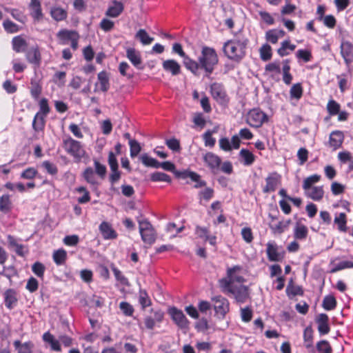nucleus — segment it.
Listing matches in <instances>:
<instances>
[{"label":"nucleus","instance_id":"680f3d73","mask_svg":"<svg viewBox=\"0 0 353 353\" xmlns=\"http://www.w3.org/2000/svg\"><path fill=\"white\" fill-rule=\"evenodd\" d=\"M141 159L143 164L145 166L159 168V161L157 159L148 156L147 154H143L141 157Z\"/></svg>","mask_w":353,"mask_h":353},{"label":"nucleus","instance_id":"1a4fd4ad","mask_svg":"<svg viewBox=\"0 0 353 353\" xmlns=\"http://www.w3.org/2000/svg\"><path fill=\"white\" fill-rule=\"evenodd\" d=\"M265 185L262 188L264 194L274 192L281 185L282 176L277 172H270L265 179Z\"/></svg>","mask_w":353,"mask_h":353},{"label":"nucleus","instance_id":"79ce46f5","mask_svg":"<svg viewBox=\"0 0 353 353\" xmlns=\"http://www.w3.org/2000/svg\"><path fill=\"white\" fill-rule=\"evenodd\" d=\"M334 222L337 225V228L339 231L343 232H347V215L345 212H341L336 215L334 218Z\"/></svg>","mask_w":353,"mask_h":353},{"label":"nucleus","instance_id":"0eeeda50","mask_svg":"<svg viewBox=\"0 0 353 353\" xmlns=\"http://www.w3.org/2000/svg\"><path fill=\"white\" fill-rule=\"evenodd\" d=\"M139 232L143 241L148 244H152L156 240V232L151 223L147 220L139 221Z\"/></svg>","mask_w":353,"mask_h":353},{"label":"nucleus","instance_id":"a878e982","mask_svg":"<svg viewBox=\"0 0 353 353\" xmlns=\"http://www.w3.org/2000/svg\"><path fill=\"white\" fill-rule=\"evenodd\" d=\"M230 294L234 296L237 302L245 303L249 297L248 288L245 285H234Z\"/></svg>","mask_w":353,"mask_h":353},{"label":"nucleus","instance_id":"4be33fe9","mask_svg":"<svg viewBox=\"0 0 353 353\" xmlns=\"http://www.w3.org/2000/svg\"><path fill=\"white\" fill-rule=\"evenodd\" d=\"M266 254L270 261H281L284 258V252L279 253L276 244L270 242L267 243Z\"/></svg>","mask_w":353,"mask_h":353},{"label":"nucleus","instance_id":"bb28decb","mask_svg":"<svg viewBox=\"0 0 353 353\" xmlns=\"http://www.w3.org/2000/svg\"><path fill=\"white\" fill-rule=\"evenodd\" d=\"M126 57L134 67L138 69H143L141 66L142 59L139 52L133 48H128Z\"/></svg>","mask_w":353,"mask_h":353},{"label":"nucleus","instance_id":"09e8293b","mask_svg":"<svg viewBox=\"0 0 353 353\" xmlns=\"http://www.w3.org/2000/svg\"><path fill=\"white\" fill-rule=\"evenodd\" d=\"M316 348L319 353H332L333 349L327 340H321L316 344Z\"/></svg>","mask_w":353,"mask_h":353},{"label":"nucleus","instance_id":"b1692460","mask_svg":"<svg viewBox=\"0 0 353 353\" xmlns=\"http://www.w3.org/2000/svg\"><path fill=\"white\" fill-rule=\"evenodd\" d=\"M4 303L6 307L12 310L16 306L18 302L17 293L14 289H8L3 293Z\"/></svg>","mask_w":353,"mask_h":353},{"label":"nucleus","instance_id":"423d86ee","mask_svg":"<svg viewBox=\"0 0 353 353\" xmlns=\"http://www.w3.org/2000/svg\"><path fill=\"white\" fill-rule=\"evenodd\" d=\"M267 114L259 108L250 110L246 117L247 123L252 128H258L262 126L263 123L268 121Z\"/></svg>","mask_w":353,"mask_h":353},{"label":"nucleus","instance_id":"49530a36","mask_svg":"<svg viewBox=\"0 0 353 353\" xmlns=\"http://www.w3.org/2000/svg\"><path fill=\"white\" fill-rule=\"evenodd\" d=\"M283 81L286 85H290L292 81V75L290 74V60L285 59L283 61Z\"/></svg>","mask_w":353,"mask_h":353},{"label":"nucleus","instance_id":"c9c22d12","mask_svg":"<svg viewBox=\"0 0 353 353\" xmlns=\"http://www.w3.org/2000/svg\"><path fill=\"white\" fill-rule=\"evenodd\" d=\"M285 32L281 29H271L265 32L266 40L272 43L275 44L278 42L279 38L283 37Z\"/></svg>","mask_w":353,"mask_h":353},{"label":"nucleus","instance_id":"052dcab7","mask_svg":"<svg viewBox=\"0 0 353 353\" xmlns=\"http://www.w3.org/2000/svg\"><path fill=\"white\" fill-rule=\"evenodd\" d=\"M38 174V171L33 167H29L25 169L20 174V178L23 179L32 180Z\"/></svg>","mask_w":353,"mask_h":353},{"label":"nucleus","instance_id":"e433bc0d","mask_svg":"<svg viewBox=\"0 0 353 353\" xmlns=\"http://www.w3.org/2000/svg\"><path fill=\"white\" fill-rule=\"evenodd\" d=\"M308 236V229L306 225L297 222L294 228V237L296 240L303 241Z\"/></svg>","mask_w":353,"mask_h":353},{"label":"nucleus","instance_id":"a19ab883","mask_svg":"<svg viewBox=\"0 0 353 353\" xmlns=\"http://www.w3.org/2000/svg\"><path fill=\"white\" fill-rule=\"evenodd\" d=\"M138 301L143 310L152 305L151 299L150 298L147 291L144 289L139 290Z\"/></svg>","mask_w":353,"mask_h":353},{"label":"nucleus","instance_id":"4d7b16f0","mask_svg":"<svg viewBox=\"0 0 353 353\" xmlns=\"http://www.w3.org/2000/svg\"><path fill=\"white\" fill-rule=\"evenodd\" d=\"M76 192L78 193H83V196L78 198V203L80 204H84L88 203L90 199V195L89 191L83 186H80L76 188Z\"/></svg>","mask_w":353,"mask_h":353},{"label":"nucleus","instance_id":"864d4df0","mask_svg":"<svg viewBox=\"0 0 353 353\" xmlns=\"http://www.w3.org/2000/svg\"><path fill=\"white\" fill-rule=\"evenodd\" d=\"M321 179V176L319 174H313L305 178L303 183V189L304 191L309 190L312 188V185L319 182Z\"/></svg>","mask_w":353,"mask_h":353},{"label":"nucleus","instance_id":"58836bf2","mask_svg":"<svg viewBox=\"0 0 353 353\" xmlns=\"http://www.w3.org/2000/svg\"><path fill=\"white\" fill-rule=\"evenodd\" d=\"M30 92L33 99L35 101L39 99L42 93V85L39 81L33 79H31Z\"/></svg>","mask_w":353,"mask_h":353},{"label":"nucleus","instance_id":"473e14b6","mask_svg":"<svg viewBox=\"0 0 353 353\" xmlns=\"http://www.w3.org/2000/svg\"><path fill=\"white\" fill-rule=\"evenodd\" d=\"M307 197L315 201H320L324 196V190L323 186H313L309 190L305 191Z\"/></svg>","mask_w":353,"mask_h":353},{"label":"nucleus","instance_id":"3c124183","mask_svg":"<svg viewBox=\"0 0 353 353\" xmlns=\"http://www.w3.org/2000/svg\"><path fill=\"white\" fill-rule=\"evenodd\" d=\"M303 93V86L301 83L294 84L290 90V97L292 99H300Z\"/></svg>","mask_w":353,"mask_h":353},{"label":"nucleus","instance_id":"20e7f679","mask_svg":"<svg viewBox=\"0 0 353 353\" xmlns=\"http://www.w3.org/2000/svg\"><path fill=\"white\" fill-rule=\"evenodd\" d=\"M57 37L61 44L65 45L70 41L72 50L75 51L78 49L80 35L77 31L63 28L57 33Z\"/></svg>","mask_w":353,"mask_h":353},{"label":"nucleus","instance_id":"338daca9","mask_svg":"<svg viewBox=\"0 0 353 353\" xmlns=\"http://www.w3.org/2000/svg\"><path fill=\"white\" fill-rule=\"evenodd\" d=\"M42 167L46 170L48 174L52 176L57 175L59 171L57 166L49 161H44L42 163Z\"/></svg>","mask_w":353,"mask_h":353},{"label":"nucleus","instance_id":"2eb2a0df","mask_svg":"<svg viewBox=\"0 0 353 353\" xmlns=\"http://www.w3.org/2000/svg\"><path fill=\"white\" fill-rule=\"evenodd\" d=\"M330 319L327 314L321 313L315 318V322L317 324V329L321 336L326 335L330 332Z\"/></svg>","mask_w":353,"mask_h":353},{"label":"nucleus","instance_id":"72a5a7b5","mask_svg":"<svg viewBox=\"0 0 353 353\" xmlns=\"http://www.w3.org/2000/svg\"><path fill=\"white\" fill-rule=\"evenodd\" d=\"M172 52L178 54L181 57L183 58V63L185 68L188 70L190 63H193L192 61V59L188 57L184 50H183V47L179 43H174L172 46Z\"/></svg>","mask_w":353,"mask_h":353},{"label":"nucleus","instance_id":"c85d7f7f","mask_svg":"<svg viewBox=\"0 0 353 353\" xmlns=\"http://www.w3.org/2000/svg\"><path fill=\"white\" fill-rule=\"evenodd\" d=\"M43 341L50 345L52 350L61 352V347L59 340H57L50 332H45L42 336Z\"/></svg>","mask_w":353,"mask_h":353},{"label":"nucleus","instance_id":"9d476101","mask_svg":"<svg viewBox=\"0 0 353 353\" xmlns=\"http://www.w3.org/2000/svg\"><path fill=\"white\" fill-rule=\"evenodd\" d=\"M241 270V267L239 265H234L232 268H230L227 270V276L228 278H223L219 280V284L221 288H222L223 292H227L228 293H231L232 289L234 285L233 283V274L235 272L239 271Z\"/></svg>","mask_w":353,"mask_h":353},{"label":"nucleus","instance_id":"6e6552de","mask_svg":"<svg viewBox=\"0 0 353 353\" xmlns=\"http://www.w3.org/2000/svg\"><path fill=\"white\" fill-rule=\"evenodd\" d=\"M211 300L213 303V308L215 314L219 316V318L224 319L226 314L230 310V303L228 300L221 295L213 296Z\"/></svg>","mask_w":353,"mask_h":353},{"label":"nucleus","instance_id":"412c9836","mask_svg":"<svg viewBox=\"0 0 353 353\" xmlns=\"http://www.w3.org/2000/svg\"><path fill=\"white\" fill-rule=\"evenodd\" d=\"M29 8L30 10V16L34 21L39 22L43 19V14L39 0H30Z\"/></svg>","mask_w":353,"mask_h":353},{"label":"nucleus","instance_id":"f257e3e1","mask_svg":"<svg viewBox=\"0 0 353 353\" xmlns=\"http://www.w3.org/2000/svg\"><path fill=\"white\" fill-rule=\"evenodd\" d=\"M192 61L193 63H190L188 70L194 75H199V70H203L208 77L213 72L219 63V57L213 48L203 46L198 61L192 59Z\"/></svg>","mask_w":353,"mask_h":353},{"label":"nucleus","instance_id":"2f4dec72","mask_svg":"<svg viewBox=\"0 0 353 353\" xmlns=\"http://www.w3.org/2000/svg\"><path fill=\"white\" fill-rule=\"evenodd\" d=\"M303 339L304 347L309 350L313 347L314 343V330L311 325L307 326L303 333Z\"/></svg>","mask_w":353,"mask_h":353},{"label":"nucleus","instance_id":"cd10ccee","mask_svg":"<svg viewBox=\"0 0 353 353\" xmlns=\"http://www.w3.org/2000/svg\"><path fill=\"white\" fill-rule=\"evenodd\" d=\"M239 156L240 162L245 166L252 165L256 160L255 155L249 150L245 148L240 150Z\"/></svg>","mask_w":353,"mask_h":353},{"label":"nucleus","instance_id":"4468645a","mask_svg":"<svg viewBox=\"0 0 353 353\" xmlns=\"http://www.w3.org/2000/svg\"><path fill=\"white\" fill-rule=\"evenodd\" d=\"M203 159L205 165L212 172L215 173L219 170L221 165V159L216 154L208 152L203 155Z\"/></svg>","mask_w":353,"mask_h":353},{"label":"nucleus","instance_id":"393cba45","mask_svg":"<svg viewBox=\"0 0 353 353\" xmlns=\"http://www.w3.org/2000/svg\"><path fill=\"white\" fill-rule=\"evenodd\" d=\"M7 241L10 248H14L16 254L19 256H24L28 253V250L23 245L17 242V239L12 235L7 236Z\"/></svg>","mask_w":353,"mask_h":353},{"label":"nucleus","instance_id":"dca6fc26","mask_svg":"<svg viewBox=\"0 0 353 353\" xmlns=\"http://www.w3.org/2000/svg\"><path fill=\"white\" fill-rule=\"evenodd\" d=\"M97 79L98 82L95 84L94 92H97L98 86L101 92H108L110 87V74L105 70H102L98 73Z\"/></svg>","mask_w":353,"mask_h":353},{"label":"nucleus","instance_id":"13d9d810","mask_svg":"<svg viewBox=\"0 0 353 353\" xmlns=\"http://www.w3.org/2000/svg\"><path fill=\"white\" fill-rule=\"evenodd\" d=\"M136 37L138 38L143 45H149L154 40V38L150 37L147 32L143 29H140L137 32Z\"/></svg>","mask_w":353,"mask_h":353},{"label":"nucleus","instance_id":"9b49d317","mask_svg":"<svg viewBox=\"0 0 353 353\" xmlns=\"http://www.w3.org/2000/svg\"><path fill=\"white\" fill-rule=\"evenodd\" d=\"M210 93L214 100L219 103L228 101L227 92L221 83L214 82L210 85Z\"/></svg>","mask_w":353,"mask_h":353},{"label":"nucleus","instance_id":"a18cd8bd","mask_svg":"<svg viewBox=\"0 0 353 353\" xmlns=\"http://www.w3.org/2000/svg\"><path fill=\"white\" fill-rule=\"evenodd\" d=\"M52 259L57 265H63L67 260V252L63 249L55 250L53 252Z\"/></svg>","mask_w":353,"mask_h":353},{"label":"nucleus","instance_id":"f03ea898","mask_svg":"<svg viewBox=\"0 0 353 353\" xmlns=\"http://www.w3.org/2000/svg\"><path fill=\"white\" fill-rule=\"evenodd\" d=\"M248 43L249 39L247 37L236 36L223 43V53L228 59L239 63L246 56Z\"/></svg>","mask_w":353,"mask_h":353},{"label":"nucleus","instance_id":"5701e85b","mask_svg":"<svg viewBox=\"0 0 353 353\" xmlns=\"http://www.w3.org/2000/svg\"><path fill=\"white\" fill-rule=\"evenodd\" d=\"M99 229L104 239H115L117 238V232L112 228V225L107 221L101 222Z\"/></svg>","mask_w":353,"mask_h":353},{"label":"nucleus","instance_id":"69168bd1","mask_svg":"<svg viewBox=\"0 0 353 353\" xmlns=\"http://www.w3.org/2000/svg\"><path fill=\"white\" fill-rule=\"evenodd\" d=\"M203 139L204 141L205 146L213 148L216 143V139L212 137V132L210 130H207L203 134Z\"/></svg>","mask_w":353,"mask_h":353},{"label":"nucleus","instance_id":"c03bdc74","mask_svg":"<svg viewBox=\"0 0 353 353\" xmlns=\"http://www.w3.org/2000/svg\"><path fill=\"white\" fill-rule=\"evenodd\" d=\"M337 301L334 295L329 294L323 298L322 307L325 310L331 311L336 307Z\"/></svg>","mask_w":353,"mask_h":353},{"label":"nucleus","instance_id":"8fccbe9b","mask_svg":"<svg viewBox=\"0 0 353 353\" xmlns=\"http://www.w3.org/2000/svg\"><path fill=\"white\" fill-rule=\"evenodd\" d=\"M326 109L330 116H335L339 113L341 105L335 100L330 99L327 103Z\"/></svg>","mask_w":353,"mask_h":353},{"label":"nucleus","instance_id":"bf43d9fd","mask_svg":"<svg viewBox=\"0 0 353 353\" xmlns=\"http://www.w3.org/2000/svg\"><path fill=\"white\" fill-rule=\"evenodd\" d=\"M32 271L39 278L43 279L46 267L41 262L36 261L32 265Z\"/></svg>","mask_w":353,"mask_h":353},{"label":"nucleus","instance_id":"603ef678","mask_svg":"<svg viewBox=\"0 0 353 353\" xmlns=\"http://www.w3.org/2000/svg\"><path fill=\"white\" fill-rule=\"evenodd\" d=\"M150 179L154 182L163 181L168 183L172 182L171 177L168 174L161 172H155L152 173L150 176Z\"/></svg>","mask_w":353,"mask_h":353},{"label":"nucleus","instance_id":"c756f323","mask_svg":"<svg viewBox=\"0 0 353 353\" xmlns=\"http://www.w3.org/2000/svg\"><path fill=\"white\" fill-rule=\"evenodd\" d=\"M12 46L14 52L19 53L26 50L28 43L23 35H18L12 38Z\"/></svg>","mask_w":353,"mask_h":353},{"label":"nucleus","instance_id":"f704fd0d","mask_svg":"<svg viewBox=\"0 0 353 353\" xmlns=\"http://www.w3.org/2000/svg\"><path fill=\"white\" fill-rule=\"evenodd\" d=\"M50 14L56 21H62L67 19L68 12L64 8L59 6H53L50 8Z\"/></svg>","mask_w":353,"mask_h":353},{"label":"nucleus","instance_id":"a211bd4d","mask_svg":"<svg viewBox=\"0 0 353 353\" xmlns=\"http://www.w3.org/2000/svg\"><path fill=\"white\" fill-rule=\"evenodd\" d=\"M344 134L341 130L332 131L329 137V146L334 150L340 148L344 141Z\"/></svg>","mask_w":353,"mask_h":353},{"label":"nucleus","instance_id":"e2e57ef3","mask_svg":"<svg viewBox=\"0 0 353 353\" xmlns=\"http://www.w3.org/2000/svg\"><path fill=\"white\" fill-rule=\"evenodd\" d=\"M188 178L192 181L196 182V184L194 185L195 188H199L206 185V182L201 180V176L195 172L190 171Z\"/></svg>","mask_w":353,"mask_h":353},{"label":"nucleus","instance_id":"f8f14e48","mask_svg":"<svg viewBox=\"0 0 353 353\" xmlns=\"http://www.w3.org/2000/svg\"><path fill=\"white\" fill-rule=\"evenodd\" d=\"M168 314L170 315L172 321L180 327L187 328L189 325V321L182 312L176 307H172L168 309Z\"/></svg>","mask_w":353,"mask_h":353},{"label":"nucleus","instance_id":"7ed1b4c3","mask_svg":"<svg viewBox=\"0 0 353 353\" xmlns=\"http://www.w3.org/2000/svg\"><path fill=\"white\" fill-rule=\"evenodd\" d=\"M39 111L36 113L32 121V128L35 132L43 131L46 125L45 118L50 112L48 100L41 98L39 101Z\"/></svg>","mask_w":353,"mask_h":353},{"label":"nucleus","instance_id":"4c0bfd02","mask_svg":"<svg viewBox=\"0 0 353 353\" xmlns=\"http://www.w3.org/2000/svg\"><path fill=\"white\" fill-rule=\"evenodd\" d=\"M124 6L121 2L114 1L113 6H111L107 10L105 14L110 17H117L123 11Z\"/></svg>","mask_w":353,"mask_h":353},{"label":"nucleus","instance_id":"7c9ffc66","mask_svg":"<svg viewBox=\"0 0 353 353\" xmlns=\"http://www.w3.org/2000/svg\"><path fill=\"white\" fill-rule=\"evenodd\" d=\"M13 345L17 353H32L34 348V343L30 341L21 343L19 340H15Z\"/></svg>","mask_w":353,"mask_h":353},{"label":"nucleus","instance_id":"5fc2aeb1","mask_svg":"<svg viewBox=\"0 0 353 353\" xmlns=\"http://www.w3.org/2000/svg\"><path fill=\"white\" fill-rule=\"evenodd\" d=\"M259 52L261 59L264 61L270 60L272 57V48L268 43L263 44L261 47Z\"/></svg>","mask_w":353,"mask_h":353},{"label":"nucleus","instance_id":"39448f33","mask_svg":"<svg viewBox=\"0 0 353 353\" xmlns=\"http://www.w3.org/2000/svg\"><path fill=\"white\" fill-rule=\"evenodd\" d=\"M63 146L68 154L79 161L85 154V151L81 144V142L70 137L63 140Z\"/></svg>","mask_w":353,"mask_h":353},{"label":"nucleus","instance_id":"ddd939ff","mask_svg":"<svg viewBox=\"0 0 353 353\" xmlns=\"http://www.w3.org/2000/svg\"><path fill=\"white\" fill-rule=\"evenodd\" d=\"M194 233L197 238L201 239L203 241H208L213 246L216 245V236L210 234L209 228L196 225Z\"/></svg>","mask_w":353,"mask_h":353},{"label":"nucleus","instance_id":"de8ad7c7","mask_svg":"<svg viewBox=\"0 0 353 353\" xmlns=\"http://www.w3.org/2000/svg\"><path fill=\"white\" fill-rule=\"evenodd\" d=\"M296 48L294 44H292L290 40H285L281 43V47L277 50V53L281 57H285L290 54L288 50L294 51Z\"/></svg>","mask_w":353,"mask_h":353},{"label":"nucleus","instance_id":"aec40b11","mask_svg":"<svg viewBox=\"0 0 353 353\" xmlns=\"http://www.w3.org/2000/svg\"><path fill=\"white\" fill-rule=\"evenodd\" d=\"M162 67L164 71L171 74L172 76H177L181 73L180 64L174 59H167L163 61Z\"/></svg>","mask_w":353,"mask_h":353},{"label":"nucleus","instance_id":"37998d69","mask_svg":"<svg viewBox=\"0 0 353 353\" xmlns=\"http://www.w3.org/2000/svg\"><path fill=\"white\" fill-rule=\"evenodd\" d=\"M285 292L290 299L297 295L303 296L304 294L303 288L299 285H294L292 281L290 282L287 285Z\"/></svg>","mask_w":353,"mask_h":353},{"label":"nucleus","instance_id":"6e6d98bb","mask_svg":"<svg viewBox=\"0 0 353 353\" xmlns=\"http://www.w3.org/2000/svg\"><path fill=\"white\" fill-rule=\"evenodd\" d=\"M119 309L125 316H132L134 312L133 305L127 301H121L119 303Z\"/></svg>","mask_w":353,"mask_h":353},{"label":"nucleus","instance_id":"ea45409f","mask_svg":"<svg viewBox=\"0 0 353 353\" xmlns=\"http://www.w3.org/2000/svg\"><path fill=\"white\" fill-rule=\"evenodd\" d=\"M12 208V203L10 196L8 194H4L0 196V211L3 213H8Z\"/></svg>","mask_w":353,"mask_h":353},{"label":"nucleus","instance_id":"6ab92c4d","mask_svg":"<svg viewBox=\"0 0 353 353\" xmlns=\"http://www.w3.org/2000/svg\"><path fill=\"white\" fill-rule=\"evenodd\" d=\"M26 58L30 63L39 66L41 62V54L39 46L30 48L26 53Z\"/></svg>","mask_w":353,"mask_h":353},{"label":"nucleus","instance_id":"0e129e2a","mask_svg":"<svg viewBox=\"0 0 353 353\" xmlns=\"http://www.w3.org/2000/svg\"><path fill=\"white\" fill-rule=\"evenodd\" d=\"M3 26L8 33H15L20 30L19 26L9 19L3 21Z\"/></svg>","mask_w":353,"mask_h":353},{"label":"nucleus","instance_id":"f3484780","mask_svg":"<svg viewBox=\"0 0 353 353\" xmlns=\"http://www.w3.org/2000/svg\"><path fill=\"white\" fill-rule=\"evenodd\" d=\"M341 54L346 65L353 61V44L348 41H343L341 43Z\"/></svg>","mask_w":353,"mask_h":353},{"label":"nucleus","instance_id":"774afa93","mask_svg":"<svg viewBox=\"0 0 353 353\" xmlns=\"http://www.w3.org/2000/svg\"><path fill=\"white\" fill-rule=\"evenodd\" d=\"M347 268H353V262L351 261H343L336 263L331 270V272L334 273Z\"/></svg>","mask_w":353,"mask_h":353}]
</instances>
